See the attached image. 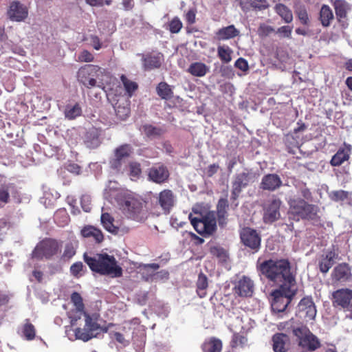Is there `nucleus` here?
I'll list each match as a JSON object with an SVG mask.
<instances>
[{
    "label": "nucleus",
    "instance_id": "obj_1",
    "mask_svg": "<svg viewBox=\"0 0 352 352\" xmlns=\"http://www.w3.org/2000/svg\"><path fill=\"white\" fill-rule=\"evenodd\" d=\"M256 268L260 276L279 288L272 292L271 307L274 312H283L296 294L295 276L288 259H263L259 257Z\"/></svg>",
    "mask_w": 352,
    "mask_h": 352
},
{
    "label": "nucleus",
    "instance_id": "obj_2",
    "mask_svg": "<svg viewBox=\"0 0 352 352\" xmlns=\"http://www.w3.org/2000/svg\"><path fill=\"white\" fill-rule=\"evenodd\" d=\"M71 301L74 304L76 309L70 314L71 325L76 327L81 325L78 321L83 316V328L80 327L75 328L74 333L77 339L87 342L93 338L96 337L101 332L107 333L108 327L102 328L97 322V318L94 316H90L85 311V305L82 298L80 294L74 292L71 295Z\"/></svg>",
    "mask_w": 352,
    "mask_h": 352
},
{
    "label": "nucleus",
    "instance_id": "obj_3",
    "mask_svg": "<svg viewBox=\"0 0 352 352\" xmlns=\"http://www.w3.org/2000/svg\"><path fill=\"white\" fill-rule=\"evenodd\" d=\"M83 258L94 272L100 275L109 276L111 278H119L122 276L123 270L118 264V261L113 256L104 253L96 254L90 256L85 253Z\"/></svg>",
    "mask_w": 352,
    "mask_h": 352
},
{
    "label": "nucleus",
    "instance_id": "obj_4",
    "mask_svg": "<svg viewBox=\"0 0 352 352\" xmlns=\"http://www.w3.org/2000/svg\"><path fill=\"white\" fill-rule=\"evenodd\" d=\"M102 73V69L94 65H85L81 67L77 72L78 81L88 89L97 87L104 89V84L101 82H97L99 74Z\"/></svg>",
    "mask_w": 352,
    "mask_h": 352
},
{
    "label": "nucleus",
    "instance_id": "obj_5",
    "mask_svg": "<svg viewBox=\"0 0 352 352\" xmlns=\"http://www.w3.org/2000/svg\"><path fill=\"white\" fill-rule=\"evenodd\" d=\"M190 223L195 230L201 235L212 234L217 230V219L214 211H209L199 217L189 216Z\"/></svg>",
    "mask_w": 352,
    "mask_h": 352
},
{
    "label": "nucleus",
    "instance_id": "obj_6",
    "mask_svg": "<svg viewBox=\"0 0 352 352\" xmlns=\"http://www.w3.org/2000/svg\"><path fill=\"white\" fill-rule=\"evenodd\" d=\"M121 206L124 213L129 219L142 222L148 217L144 203L136 198L128 197L125 199Z\"/></svg>",
    "mask_w": 352,
    "mask_h": 352
},
{
    "label": "nucleus",
    "instance_id": "obj_7",
    "mask_svg": "<svg viewBox=\"0 0 352 352\" xmlns=\"http://www.w3.org/2000/svg\"><path fill=\"white\" fill-rule=\"evenodd\" d=\"M255 180V175L251 170L245 169L244 171L235 174L232 181V190L230 200L234 202L238 199L243 188L253 183Z\"/></svg>",
    "mask_w": 352,
    "mask_h": 352
},
{
    "label": "nucleus",
    "instance_id": "obj_8",
    "mask_svg": "<svg viewBox=\"0 0 352 352\" xmlns=\"http://www.w3.org/2000/svg\"><path fill=\"white\" fill-rule=\"evenodd\" d=\"M61 244L56 239H45L41 241L32 252V258L38 260L50 259L60 251Z\"/></svg>",
    "mask_w": 352,
    "mask_h": 352
},
{
    "label": "nucleus",
    "instance_id": "obj_9",
    "mask_svg": "<svg viewBox=\"0 0 352 352\" xmlns=\"http://www.w3.org/2000/svg\"><path fill=\"white\" fill-rule=\"evenodd\" d=\"M239 235L242 244L250 249L252 253H256L260 250L261 236L256 230L245 227L240 231Z\"/></svg>",
    "mask_w": 352,
    "mask_h": 352
},
{
    "label": "nucleus",
    "instance_id": "obj_10",
    "mask_svg": "<svg viewBox=\"0 0 352 352\" xmlns=\"http://www.w3.org/2000/svg\"><path fill=\"white\" fill-rule=\"evenodd\" d=\"M281 205V200L276 197L267 200L263 204V221L265 224H272L280 218V209Z\"/></svg>",
    "mask_w": 352,
    "mask_h": 352
},
{
    "label": "nucleus",
    "instance_id": "obj_11",
    "mask_svg": "<svg viewBox=\"0 0 352 352\" xmlns=\"http://www.w3.org/2000/svg\"><path fill=\"white\" fill-rule=\"evenodd\" d=\"M8 17L12 21L21 22L28 16V9L26 6L18 0L12 1L7 11Z\"/></svg>",
    "mask_w": 352,
    "mask_h": 352
},
{
    "label": "nucleus",
    "instance_id": "obj_12",
    "mask_svg": "<svg viewBox=\"0 0 352 352\" xmlns=\"http://www.w3.org/2000/svg\"><path fill=\"white\" fill-rule=\"evenodd\" d=\"M254 282L246 276H243L234 284L233 292L239 297H250L254 292Z\"/></svg>",
    "mask_w": 352,
    "mask_h": 352
},
{
    "label": "nucleus",
    "instance_id": "obj_13",
    "mask_svg": "<svg viewBox=\"0 0 352 352\" xmlns=\"http://www.w3.org/2000/svg\"><path fill=\"white\" fill-rule=\"evenodd\" d=\"M289 218L298 221L308 216V208L306 201L301 198L291 199L289 201Z\"/></svg>",
    "mask_w": 352,
    "mask_h": 352
},
{
    "label": "nucleus",
    "instance_id": "obj_14",
    "mask_svg": "<svg viewBox=\"0 0 352 352\" xmlns=\"http://www.w3.org/2000/svg\"><path fill=\"white\" fill-rule=\"evenodd\" d=\"M335 302L346 309V311H351L349 314H346V317L352 319V290L349 289H341L336 291L333 294Z\"/></svg>",
    "mask_w": 352,
    "mask_h": 352
},
{
    "label": "nucleus",
    "instance_id": "obj_15",
    "mask_svg": "<svg viewBox=\"0 0 352 352\" xmlns=\"http://www.w3.org/2000/svg\"><path fill=\"white\" fill-rule=\"evenodd\" d=\"M157 203L162 208L163 212L168 214L174 207L176 201L175 195L173 190L164 189L157 196Z\"/></svg>",
    "mask_w": 352,
    "mask_h": 352
},
{
    "label": "nucleus",
    "instance_id": "obj_16",
    "mask_svg": "<svg viewBox=\"0 0 352 352\" xmlns=\"http://www.w3.org/2000/svg\"><path fill=\"white\" fill-rule=\"evenodd\" d=\"M170 176L168 168L162 164H155L148 170L149 180L156 184H163L168 181Z\"/></svg>",
    "mask_w": 352,
    "mask_h": 352
},
{
    "label": "nucleus",
    "instance_id": "obj_17",
    "mask_svg": "<svg viewBox=\"0 0 352 352\" xmlns=\"http://www.w3.org/2000/svg\"><path fill=\"white\" fill-rule=\"evenodd\" d=\"M133 153V148L130 144H124L116 148L114 151L115 159L111 162V167L119 170L121 168L122 162L129 157Z\"/></svg>",
    "mask_w": 352,
    "mask_h": 352
},
{
    "label": "nucleus",
    "instance_id": "obj_18",
    "mask_svg": "<svg viewBox=\"0 0 352 352\" xmlns=\"http://www.w3.org/2000/svg\"><path fill=\"white\" fill-rule=\"evenodd\" d=\"M142 65L144 70H152L158 69L161 67L163 61V55L161 53L151 54L148 53L142 55Z\"/></svg>",
    "mask_w": 352,
    "mask_h": 352
},
{
    "label": "nucleus",
    "instance_id": "obj_19",
    "mask_svg": "<svg viewBox=\"0 0 352 352\" xmlns=\"http://www.w3.org/2000/svg\"><path fill=\"white\" fill-rule=\"evenodd\" d=\"M351 277V267L345 263L336 266L331 272V278L336 281L346 282L349 280Z\"/></svg>",
    "mask_w": 352,
    "mask_h": 352
},
{
    "label": "nucleus",
    "instance_id": "obj_20",
    "mask_svg": "<svg viewBox=\"0 0 352 352\" xmlns=\"http://www.w3.org/2000/svg\"><path fill=\"white\" fill-rule=\"evenodd\" d=\"M282 185L280 177L276 174H267L262 178L260 188L265 190L274 191Z\"/></svg>",
    "mask_w": 352,
    "mask_h": 352
},
{
    "label": "nucleus",
    "instance_id": "obj_21",
    "mask_svg": "<svg viewBox=\"0 0 352 352\" xmlns=\"http://www.w3.org/2000/svg\"><path fill=\"white\" fill-rule=\"evenodd\" d=\"M229 204L227 198H220L217 205L216 219L220 227H224L228 222Z\"/></svg>",
    "mask_w": 352,
    "mask_h": 352
},
{
    "label": "nucleus",
    "instance_id": "obj_22",
    "mask_svg": "<svg viewBox=\"0 0 352 352\" xmlns=\"http://www.w3.org/2000/svg\"><path fill=\"white\" fill-rule=\"evenodd\" d=\"M293 333L296 337V342L302 347L304 352L308 351V328L306 326L294 327Z\"/></svg>",
    "mask_w": 352,
    "mask_h": 352
},
{
    "label": "nucleus",
    "instance_id": "obj_23",
    "mask_svg": "<svg viewBox=\"0 0 352 352\" xmlns=\"http://www.w3.org/2000/svg\"><path fill=\"white\" fill-rule=\"evenodd\" d=\"M239 33L234 25H230L218 30L215 32V38L219 41L229 40L236 37Z\"/></svg>",
    "mask_w": 352,
    "mask_h": 352
},
{
    "label": "nucleus",
    "instance_id": "obj_24",
    "mask_svg": "<svg viewBox=\"0 0 352 352\" xmlns=\"http://www.w3.org/2000/svg\"><path fill=\"white\" fill-rule=\"evenodd\" d=\"M222 348V341L216 337L206 339L201 346L202 352H221Z\"/></svg>",
    "mask_w": 352,
    "mask_h": 352
},
{
    "label": "nucleus",
    "instance_id": "obj_25",
    "mask_svg": "<svg viewBox=\"0 0 352 352\" xmlns=\"http://www.w3.org/2000/svg\"><path fill=\"white\" fill-rule=\"evenodd\" d=\"M289 338L285 333H276L272 337L273 350L274 352H286L287 351V344Z\"/></svg>",
    "mask_w": 352,
    "mask_h": 352
},
{
    "label": "nucleus",
    "instance_id": "obj_26",
    "mask_svg": "<svg viewBox=\"0 0 352 352\" xmlns=\"http://www.w3.org/2000/svg\"><path fill=\"white\" fill-rule=\"evenodd\" d=\"M331 2L338 19L340 21L341 19H346L348 12L351 10L350 5L344 0H331Z\"/></svg>",
    "mask_w": 352,
    "mask_h": 352
},
{
    "label": "nucleus",
    "instance_id": "obj_27",
    "mask_svg": "<svg viewBox=\"0 0 352 352\" xmlns=\"http://www.w3.org/2000/svg\"><path fill=\"white\" fill-rule=\"evenodd\" d=\"M81 234L85 238H93L96 243H100L104 240L102 231L92 226H86L81 230Z\"/></svg>",
    "mask_w": 352,
    "mask_h": 352
},
{
    "label": "nucleus",
    "instance_id": "obj_28",
    "mask_svg": "<svg viewBox=\"0 0 352 352\" xmlns=\"http://www.w3.org/2000/svg\"><path fill=\"white\" fill-rule=\"evenodd\" d=\"M240 6L243 11L250 9L263 10L268 7L266 0H240Z\"/></svg>",
    "mask_w": 352,
    "mask_h": 352
},
{
    "label": "nucleus",
    "instance_id": "obj_29",
    "mask_svg": "<svg viewBox=\"0 0 352 352\" xmlns=\"http://www.w3.org/2000/svg\"><path fill=\"white\" fill-rule=\"evenodd\" d=\"M209 67L205 63L201 62H195L189 65L187 72L193 76L203 77L209 72Z\"/></svg>",
    "mask_w": 352,
    "mask_h": 352
},
{
    "label": "nucleus",
    "instance_id": "obj_30",
    "mask_svg": "<svg viewBox=\"0 0 352 352\" xmlns=\"http://www.w3.org/2000/svg\"><path fill=\"white\" fill-rule=\"evenodd\" d=\"M114 109L116 116L121 120H125L131 113L129 102L126 100L122 103L118 102Z\"/></svg>",
    "mask_w": 352,
    "mask_h": 352
},
{
    "label": "nucleus",
    "instance_id": "obj_31",
    "mask_svg": "<svg viewBox=\"0 0 352 352\" xmlns=\"http://www.w3.org/2000/svg\"><path fill=\"white\" fill-rule=\"evenodd\" d=\"M336 254L333 251L328 252L325 256H322L319 262L320 270L322 273H327L334 263Z\"/></svg>",
    "mask_w": 352,
    "mask_h": 352
},
{
    "label": "nucleus",
    "instance_id": "obj_32",
    "mask_svg": "<svg viewBox=\"0 0 352 352\" xmlns=\"http://www.w3.org/2000/svg\"><path fill=\"white\" fill-rule=\"evenodd\" d=\"M101 223L106 230L109 232L117 234L119 232V228L114 225V219L107 212L102 213L101 215Z\"/></svg>",
    "mask_w": 352,
    "mask_h": 352
},
{
    "label": "nucleus",
    "instance_id": "obj_33",
    "mask_svg": "<svg viewBox=\"0 0 352 352\" xmlns=\"http://www.w3.org/2000/svg\"><path fill=\"white\" fill-rule=\"evenodd\" d=\"M157 94L161 99L170 100L173 96V91L170 86L166 82H160L156 87Z\"/></svg>",
    "mask_w": 352,
    "mask_h": 352
},
{
    "label": "nucleus",
    "instance_id": "obj_34",
    "mask_svg": "<svg viewBox=\"0 0 352 352\" xmlns=\"http://www.w3.org/2000/svg\"><path fill=\"white\" fill-rule=\"evenodd\" d=\"M351 153V146L346 149H340L332 157L331 164L333 166L341 165L344 161L349 157Z\"/></svg>",
    "mask_w": 352,
    "mask_h": 352
},
{
    "label": "nucleus",
    "instance_id": "obj_35",
    "mask_svg": "<svg viewBox=\"0 0 352 352\" xmlns=\"http://www.w3.org/2000/svg\"><path fill=\"white\" fill-rule=\"evenodd\" d=\"M144 133L148 138H159L162 136L165 130L161 127H157L150 124H146L142 126Z\"/></svg>",
    "mask_w": 352,
    "mask_h": 352
},
{
    "label": "nucleus",
    "instance_id": "obj_36",
    "mask_svg": "<svg viewBox=\"0 0 352 352\" xmlns=\"http://www.w3.org/2000/svg\"><path fill=\"white\" fill-rule=\"evenodd\" d=\"M196 285L198 296L200 298H204L206 296V289L208 287V278L206 275L201 272L198 276Z\"/></svg>",
    "mask_w": 352,
    "mask_h": 352
},
{
    "label": "nucleus",
    "instance_id": "obj_37",
    "mask_svg": "<svg viewBox=\"0 0 352 352\" xmlns=\"http://www.w3.org/2000/svg\"><path fill=\"white\" fill-rule=\"evenodd\" d=\"M276 12L285 21V23H290L293 19L292 11L284 4H276L275 8Z\"/></svg>",
    "mask_w": 352,
    "mask_h": 352
},
{
    "label": "nucleus",
    "instance_id": "obj_38",
    "mask_svg": "<svg viewBox=\"0 0 352 352\" xmlns=\"http://www.w3.org/2000/svg\"><path fill=\"white\" fill-rule=\"evenodd\" d=\"M22 335L26 340H32L36 337L35 327L30 322V319H26L22 327Z\"/></svg>",
    "mask_w": 352,
    "mask_h": 352
},
{
    "label": "nucleus",
    "instance_id": "obj_39",
    "mask_svg": "<svg viewBox=\"0 0 352 352\" xmlns=\"http://www.w3.org/2000/svg\"><path fill=\"white\" fill-rule=\"evenodd\" d=\"M248 342V338L243 333H234L230 342V347L234 349L238 347L243 348Z\"/></svg>",
    "mask_w": 352,
    "mask_h": 352
},
{
    "label": "nucleus",
    "instance_id": "obj_40",
    "mask_svg": "<svg viewBox=\"0 0 352 352\" xmlns=\"http://www.w3.org/2000/svg\"><path fill=\"white\" fill-rule=\"evenodd\" d=\"M232 50L227 45H219L217 47V56L222 63H228L232 60Z\"/></svg>",
    "mask_w": 352,
    "mask_h": 352
},
{
    "label": "nucleus",
    "instance_id": "obj_41",
    "mask_svg": "<svg viewBox=\"0 0 352 352\" xmlns=\"http://www.w3.org/2000/svg\"><path fill=\"white\" fill-rule=\"evenodd\" d=\"M320 18L323 26H329L333 19V14L331 8L324 5L320 10Z\"/></svg>",
    "mask_w": 352,
    "mask_h": 352
},
{
    "label": "nucleus",
    "instance_id": "obj_42",
    "mask_svg": "<svg viewBox=\"0 0 352 352\" xmlns=\"http://www.w3.org/2000/svg\"><path fill=\"white\" fill-rule=\"evenodd\" d=\"M82 113V109L79 104L76 103L74 106L67 105L65 110V116L69 120H73L80 116Z\"/></svg>",
    "mask_w": 352,
    "mask_h": 352
},
{
    "label": "nucleus",
    "instance_id": "obj_43",
    "mask_svg": "<svg viewBox=\"0 0 352 352\" xmlns=\"http://www.w3.org/2000/svg\"><path fill=\"white\" fill-rule=\"evenodd\" d=\"M296 316L300 319H305L308 316V298H303L298 303Z\"/></svg>",
    "mask_w": 352,
    "mask_h": 352
},
{
    "label": "nucleus",
    "instance_id": "obj_44",
    "mask_svg": "<svg viewBox=\"0 0 352 352\" xmlns=\"http://www.w3.org/2000/svg\"><path fill=\"white\" fill-rule=\"evenodd\" d=\"M121 81L123 83L124 89L129 97H131L133 92L138 89V85L135 82L131 81L127 78L124 75L120 77Z\"/></svg>",
    "mask_w": 352,
    "mask_h": 352
},
{
    "label": "nucleus",
    "instance_id": "obj_45",
    "mask_svg": "<svg viewBox=\"0 0 352 352\" xmlns=\"http://www.w3.org/2000/svg\"><path fill=\"white\" fill-rule=\"evenodd\" d=\"M210 254L217 258L220 261H226L228 258V253L224 248L220 246H212L210 249Z\"/></svg>",
    "mask_w": 352,
    "mask_h": 352
},
{
    "label": "nucleus",
    "instance_id": "obj_46",
    "mask_svg": "<svg viewBox=\"0 0 352 352\" xmlns=\"http://www.w3.org/2000/svg\"><path fill=\"white\" fill-rule=\"evenodd\" d=\"M168 30L172 34H177L183 27V23L178 16L173 17L168 23Z\"/></svg>",
    "mask_w": 352,
    "mask_h": 352
},
{
    "label": "nucleus",
    "instance_id": "obj_47",
    "mask_svg": "<svg viewBox=\"0 0 352 352\" xmlns=\"http://www.w3.org/2000/svg\"><path fill=\"white\" fill-rule=\"evenodd\" d=\"M76 249L72 243L65 245L61 259L64 261L70 260L76 254Z\"/></svg>",
    "mask_w": 352,
    "mask_h": 352
},
{
    "label": "nucleus",
    "instance_id": "obj_48",
    "mask_svg": "<svg viewBox=\"0 0 352 352\" xmlns=\"http://www.w3.org/2000/svg\"><path fill=\"white\" fill-rule=\"evenodd\" d=\"M349 195L350 193L348 191L340 190L331 192L329 197L333 201H340L348 199Z\"/></svg>",
    "mask_w": 352,
    "mask_h": 352
},
{
    "label": "nucleus",
    "instance_id": "obj_49",
    "mask_svg": "<svg viewBox=\"0 0 352 352\" xmlns=\"http://www.w3.org/2000/svg\"><path fill=\"white\" fill-rule=\"evenodd\" d=\"M295 12L297 14L299 19L301 23L303 24H307L308 21V14L307 13L306 9L302 7L299 3L295 4Z\"/></svg>",
    "mask_w": 352,
    "mask_h": 352
},
{
    "label": "nucleus",
    "instance_id": "obj_50",
    "mask_svg": "<svg viewBox=\"0 0 352 352\" xmlns=\"http://www.w3.org/2000/svg\"><path fill=\"white\" fill-rule=\"evenodd\" d=\"M142 173L141 165L139 162H132L129 164V175L133 178H139Z\"/></svg>",
    "mask_w": 352,
    "mask_h": 352
},
{
    "label": "nucleus",
    "instance_id": "obj_51",
    "mask_svg": "<svg viewBox=\"0 0 352 352\" xmlns=\"http://www.w3.org/2000/svg\"><path fill=\"white\" fill-rule=\"evenodd\" d=\"M257 32L260 37H266L270 34L275 32V30L270 25L261 23L258 28Z\"/></svg>",
    "mask_w": 352,
    "mask_h": 352
},
{
    "label": "nucleus",
    "instance_id": "obj_52",
    "mask_svg": "<svg viewBox=\"0 0 352 352\" xmlns=\"http://www.w3.org/2000/svg\"><path fill=\"white\" fill-rule=\"evenodd\" d=\"M293 27L290 25H284L279 28L276 32L280 38H292V33Z\"/></svg>",
    "mask_w": 352,
    "mask_h": 352
},
{
    "label": "nucleus",
    "instance_id": "obj_53",
    "mask_svg": "<svg viewBox=\"0 0 352 352\" xmlns=\"http://www.w3.org/2000/svg\"><path fill=\"white\" fill-rule=\"evenodd\" d=\"M83 268L84 265L82 262H76L71 265L70 272L74 277L78 278L82 275L80 272L83 270Z\"/></svg>",
    "mask_w": 352,
    "mask_h": 352
},
{
    "label": "nucleus",
    "instance_id": "obj_54",
    "mask_svg": "<svg viewBox=\"0 0 352 352\" xmlns=\"http://www.w3.org/2000/svg\"><path fill=\"white\" fill-rule=\"evenodd\" d=\"M109 336L112 340H116L117 342L122 344L123 346H126L129 344L128 341L125 339L124 335L120 332L110 331Z\"/></svg>",
    "mask_w": 352,
    "mask_h": 352
},
{
    "label": "nucleus",
    "instance_id": "obj_55",
    "mask_svg": "<svg viewBox=\"0 0 352 352\" xmlns=\"http://www.w3.org/2000/svg\"><path fill=\"white\" fill-rule=\"evenodd\" d=\"M56 222L63 226L68 221L69 217L65 211H57L54 215Z\"/></svg>",
    "mask_w": 352,
    "mask_h": 352
},
{
    "label": "nucleus",
    "instance_id": "obj_56",
    "mask_svg": "<svg viewBox=\"0 0 352 352\" xmlns=\"http://www.w3.org/2000/svg\"><path fill=\"white\" fill-rule=\"evenodd\" d=\"M321 346L320 340L309 331V351H313Z\"/></svg>",
    "mask_w": 352,
    "mask_h": 352
},
{
    "label": "nucleus",
    "instance_id": "obj_57",
    "mask_svg": "<svg viewBox=\"0 0 352 352\" xmlns=\"http://www.w3.org/2000/svg\"><path fill=\"white\" fill-rule=\"evenodd\" d=\"M10 200L9 187L2 186L0 187V201L7 204Z\"/></svg>",
    "mask_w": 352,
    "mask_h": 352
},
{
    "label": "nucleus",
    "instance_id": "obj_58",
    "mask_svg": "<svg viewBox=\"0 0 352 352\" xmlns=\"http://www.w3.org/2000/svg\"><path fill=\"white\" fill-rule=\"evenodd\" d=\"M93 60L94 56L86 50H82L78 56V60L80 62H91Z\"/></svg>",
    "mask_w": 352,
    "mask_h": 352
},
{
    "label": "nucleus",
    "instance_id": "obj_59",
    "mask_svg": "<svg viewBox=\"0 0 352 352\" xmlns=\"http://www.w3.org/2000/svg\"><path fill=\"white\" fill-rule=\"evenodd\" d=\"M234 66L243 72H247L249 69V65L248 61L243 58H238Z\"/></svg>",
    "mask_w": 352,
    "mask_h": 352
},
{
    "label": "nucleus",
    "instance_id": "obj_60",
    "mask_svg": "<svg viewBox=\"0 0 352 352\" xmlns=\"http://www.w3.org/2000/svg\"><path fill=\"white\" fill-rule=\"evenodd\" d=\"M185 19L189 25L195 23L196 21V10L194 9L189 10L185 15Z\"/></svg>",
    "mask_w": 352,
    "mask_h": 352
},
{
    "label": "nucleus",
    "instance_id": "obj_61",
    "mask_svg": "<svg viewBox=\"0 0 352 352\" xmlns=\"http://www.w3.org/2000/svg\"><path fill=\"white\" fill-rule=\"evenodd\" d=\"M86 3L91 6H102L104 4L109 6L111 3V0H85Z\"/></svg>",
    "mask_w": 352,
    "mask_h": 352
},
{
    "label": "nucleus",
    "instance_id": "obj_62",
    "mask_svg": "<svg viewBox=\"0 0 352 352\" xmlns=\"http://www.w3.org/2000/svg\"><path fill=\"white\" fill-rule=\"evenodd\" d=\"M89 202L90 201L88 197H82L81 198V206L83 210L86 212H89L91 210Z\"/></svg>",
    "mask_w": 352,
    "mask_h": 352
},
{
    "label": "nucleus",
    "instance_id": "obj_63",
    "mask_svg": "<svg viewBox=\"0 0 352 352\" xmlns=\"http://www.w3.org/2000/svg\"><path fill=\"white\" fill-rule=\"evenodd\" d=\"M219 168V166L216 164H210L208 166L206 175L208 177H211L216 174Z\"/></svg>",
    "mask_w": 352,
    "mask_h": 352
},
{
    "label": "nucleus",
    "instance_id": "obj_64",
    "mask_svg": "<svg viewBox=\"0 0 352 352\" xmlns=\"http://www.w3.org/2000/svg\"><path fill=\"white\" fill-rule=\"evenodd\" d=\"M67 170L70 173L78 175L80 173L81 168L77 164L72 163L67 165Z\"/></svg>",
    "mask_w": 352,
    "mask_h": 352
}]
</instances>
